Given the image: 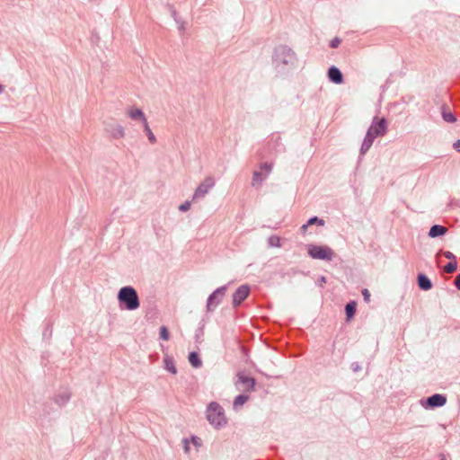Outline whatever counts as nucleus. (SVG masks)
Instances as JSON below:
<instances>
[{
  "instance_id": "nucleus-1",
  "label": "nucleus",
  "mask_w": 460,
  "mask_h": 460,
  "mask_svg": "<svg viewBox=\"0 0 460 460\" xmlns=\"http://www.w3.org/2000/svg\"><path fill=\"white\" fill-rule=\"evenodd\" d=\"M387 130V121L385 119H374L372 124L367 129L366 137L364 138L363 145L361 146L362 151L369 149L374 142V139L377 137H382Z\"/></svg>"
},
{
  "instance_id": "nucleus-2",
  "label": "nucleus",
  "mask_w": 460,
  "mask_h": 460,
  "mask_svg": "<svg viewBox=\"0 0 460 460\" xmlns=\"http://www.w3.org/2000/svg\"><path fill=\"white\" fill-rule=\"evenodd\" d=\"M118 300L124 304L128 310L137 309L140 305L137 292L132 287L121 288L118 293Z\"/></svg>"
},
{
  "instance_id": "nucleus-3",
  "label": "nucleus",
  "mask_w": 460,
  "mask_h": 460,
  "mask_svg": "<svg viewBox=\"0 0 460 460\" xmlns=\"http://www.w3.org/2000/svg\"><path fill=\"white\" fill-rule=\"evenodd\" d=\"M207 419L210 425L216 428L226 425L227 419L222 406L217 402H211L207 408Z\"/></svg>"
},
{
  "instance_id": "nucleus-4",
  "label": "nucleus",
  "mask_w": 460,
  "mask_h": 460,
  "mask_svg": "<svg viewBox=\"0 0 460 460\" xmlns=\"http://www.w3.org/2000/svg\"><path fill=\"white\" fill-rule=\"evenodd\" d=\"M307 251L313 259L332 261L335 255L331 247L324 245L309 244L307 245Z\"/></svg>"
},
{
  "instance_id": "nucleus-5",
  "label": "nucleus",
  "mask_w": 460,
  "mask_h": 460,
  "mask_svg": "<svg viewBox=\"0 0 460 460\" xmlns=\"http://www.w3.org/2000/svg\"><path fill=\"white\" fill-rule=\"evenodd\" d=\"M272 170V165L268 163H264L261 165L260 171H255L252 175V184L259 185L262 183L263 180L267 179Z\"/></svg>"
},
{
  "instance_id": "nucleus-6",
  "label": "nucleus",
  "mask_w": 460,
  "mask_h": 460,
  "mask_svg": "<svg viewBox=\"0 0 460 460\" xmlns=\"http://www.w3.org/2000/svg\"><path fill=\"white\" fill-rule=\"evenodd\" d=\"M215 185L214 178L211 176H208L197 187L193 193V199H197V198H201L207 195L208 190L212 189Z\"/></svg>"
},
{
  "instance_id": "nucleus-7",
  "label": "nucleus",
  "mask_w": 460,
  "mask_h": 460,
  "mask_svg": "<svg viewBox=\"0 0 460 460\" xmlns=\"http://www.w3.org/2000/svg\"><path fill=\"white\" fill-rule=\"evenodd\" d=\"M226 289V288H218L211 294V296H208L207 304V308L208 310H212L214 306L217 305L219 300L222 299L225 296Z\"/></svg>"
},
{
  "instance_id": "nucleus-8",
  "label": "nucleus",
  "mask_w": 460,
  "mask_h": 460,
  "mask_svg": "<svg viewBox=\"0 0 460 460\" xmlns=\"http://www.w3.org/2000/svg\"><path fill=\"white\" fill-rule=\"evenodd\" d=\"M249 294L250 288L248 286L239 287L237 289L234 290L233 294V304L234 305L242 304L243 301L246 299Z\"/></svg>"
},
{
  "instance_id": "nucleus-9",
  "label": "nucleus",
  "mask_w": 460,
  "mask_h": 460,
  "mask_svg": "<svg viewBox=\"0 0 460 460\" xmlns=\"http://www.w3.org/2000/svg\"><path fill=\"white\" fill-rule=\"evenodd\" d=\"M127 115L134 120H140L142 122H146V115L145 112L142 111L141 109L131 107L127 110Z\"/></svg>"
},
{
  "instance_id": "nucleus-10",
  "label": "nucleus",
  "mask_w": 460,
  "mask_h": 460,
  "mask_svg": "<svg viewBox=\"0 0 460 460\" xmlns=\"http://www.w3.org/2000/svg\"><path fill=\"white\" fill-rule=\"evenodd\" d=\"M447 397L440 395V394H435L432 396H429L427 400V404L429 406H442L446 404Z\"/></svg>"
},
{
  "instance_id": "nucleus-11",
  "label": "nucleus",
  "mask_w": 460,
  "mask_h": 460,
  "mask_svg": "<svg viewBox=\"0 0 460 460\" xmlns=\"http://www.w3.org/2000/svg\"><path fill=\"white\" fill-rule=\"evenodd\" d=\"M328 76L335 84H342L343 82L342 73L336 66H331L328 70Z\"/></svg>"
},
{
  "instance_id": "nucleus-12",
  "label": "nucleus",
  "mask_w": 460,
  "mask_h": 460,
  "mask_svg": "<svg viewBox=\"0 0 460 460\" xmlns=\"http://www.w3.org/2000/svg\"><path fill=\"white\" fill-rule=\"evenodd\" d=\"M239 383L243 385L242 389L246 390H252L255 385V380L251 378V376L239 375L238 376Z\"/></svg>"
},
{
  "instance_id": "nucleus-13",
  "label": "nucleus",
  "mask_w": 460,
  "mask_h": 460,
  "mask_svg": "<svg viewBox=\"0 0 460 460\" xmlns=\"http://www.w3.org/2000/svg\"><path fill=\"white\" fill-rule=\"evenodd\" d=\"M111 135L114 138H121L125 136V128L119 124L112 125L109 129Z\"/></svg>"
},
{
  "instance_id": "nucleus-14",
  "label": "nucleus",
  "mask_w": 460,
  "mask_h": 460,
  "mask_svg": "<svg viewBox=\"0 0 460 460\" xmlns=\"http://www.w3.org/2000/svg\"><path fill=\"white\" fill-rule=\"evenodd\" d=\"M447 226H440V225H434L429 229V237H438V235H442L444 234H447Z\"/></svg>"
},
{
  "instance_id": "nucleus-15",
  "label": "nucleus",
  "mask_w": 460,
  "mask_h": 460,
  "mask_svg": "<svg viewBox=\"0 0 460 460\" xmlns=\"http://www.w3.org/2000/svg\"><path fill=\"white\" fill-rule=\"evenodd\" d=\"M164 367L167 371L171 372L172 375H176L177 367L174 365L173 358L171 356H165L164 358Z\"/></svg>"
},
{
  "instance_id": "nucleus-16",
  "label": "nucleus",
  "mask_w": 460,
  "mask_h": 460,
  "mask_svg": "<svg viewBox=\"0 0 460 460\" xmlns=\"http://www.w3.org/2000/svg\"><path fill=\"white\" fill-rule=\"evenodd\" d=\"M419 287L422 289H430L432 288V284L430 279L425 275H420L418 278Z\"/></svg>"
},
{
  "instance_id": "nucleus-17",
  "label": "nucleus",
  "mask_w": 460,
  "mask_h": 460,
  "mask_svg": "<svg viewBox=\"0 0 460 460\" xmlns=\"http://www.w3.org/2000/svg\"><path fill=\"white\" fill-rule=\"evenodd\" d=\"M281 240L282 239L279 236H277V234H272L268 239L269 246H270V247H281L282 246Z\"/></svg>"
},
{
  "instance_id": "nucleus-18",
  "label": "nucleus",
  "mask_w": 460,
  "mask_h": 460,
  "mask_svg": "<svg viewBox=\"0 0 460 460\" xmlns=\"http://www.w3.org/2000/svg\"><path fill=\"white\" fill-rule=\"evenodd\" d=\"M144 124V129L145 131L146 132V135H147V137H148V140L151 142V143H155L156 142V137L154 135L153 131L151 130L150 128V126L148 125V122H147V119H146V122L143 123Z\"/></svg>"
},
{
  "instance_id": "nucleus-19",
  "label": "nucleus",
  "mask_w": 460,
  "mask_h": 460,
  "mask_svg": "<svg viewBox=\"0 0 460 460\" xmlns=\"http://www.w3.org/2000/svg\"><path fill=\"white\" fill-rule=\"evenodd\" d=\"M356 308H357V304L354 303V301H352L351 303H349L346 305L345 311H346L348 319H350L351 317H353V315L356 312Z\"/></svg>"
},
{
  "instance_id": "nucleus-20",
  "label": "nucleus",
  "mask_w": 460,
  "mask_h": 460,
  "mask_svg": "<svg viewBox=\"0 0 460 460\" xmlns=\"http://www.w3.org/2000/svg\"><path fill=\"white\" fill-rule=\"evenodd\" d=\"M189 360H190V364L195 367H199L201 365V362H200V359H199L198 354L194 353V351H192L191 353L189 354Z\"/></svg>"
},
{
  "instance_id": "nucleus-21",
  "label": "nucleus",
  "mask_w": 460,
  "mask_h": 460,
  "mask_svg": "<svg viewBox=\"0 0 460 460\" xmlns=\"http://www.w3.org/2000/svg\"><path fill=\"white\" fill-rule=\"evenodd\" d=\"M314 223H318V225H320V226L324 225V221L322 219H319V217H311V219L307 221L306 225L302 226V231L305 233V231L308 227V226L314 225Z\"/></svg>"
},
{
  "instance_id": "nucleus-22",
  "label": "nucleus",
  "mask_w": 460,
  "mask_h": 460,
  "mask_svg": "<svg viewBox=\"0 0 460 460\" xmlns=\"http://www.w3.org/2000/svg\"><path fill=\"white\" fill-rule=\"evenodd\" d=\"M444 270L446 272H454L457 270V262L456 260H453V261H450L449 263L446 264L444 267Z\"/></svg>"
},
{
  "instance_id": "nucleus-23",
  "label": "nucleus",
  "mask_w": 460,
  "mask_h": 460,
  "mask_svg": "<svg viewBox=\"0 0 460 460\" xmlns=\"http://www.w3.org/2000/svg\"><path fill=\"white\" fill-rule=\"evenodd\" d=\"M248 398H249V396H247V395L236 396L234 399V406L237 407V406L243 405L244 402H246V401H248Z\"/></svg>"
},
{
  "instance_id": "nucleus-24",
  "label": "nucleus",
  "mask_w": 460,
  "mask_h": 460,
  "mask_svg": "<svg viewBox=\"0 0 460 460\" xmlns=\"http://www.w3.org/2000/svg\"><path fill=\"white\" fill-rule=\"evenodd\" d=\"M160 338L164 340H169L170 334L166 326H161L160 328Z\"/></svg>"
},
{
  "instance_id": "nucleus-25",
  "label": "nucleus",
  "mask_w": 460,
  "mask_h": 460,
  "mask_svg": "<svg viewBox=\"0 0 460 460\" xmlns=\"http://www.w3.org/2000/svg\"><path fill=\"white\" fill-rule=\"evenodd\" d=\"M443 118L446 121L454 122L456 120L452 112H443Z\"/></svg>"
},
{
  "instance_id": "nucleus-26",
  "label": "nucleus",
  "mask_w": 460,
  "mask_h": 460,
  "mask_svg": "<svg viewBox=\"0 0 460 460\" xmlns=\"http://www.w3.org/2000/svg\"><path fill=\"white\" fill-rule=\"evenodd\" d=\"M341 44V40L339 37H335L333 38L331 42H330V45L332 49H336V47H339Z\"/></svg>"
},
{
  "instance_id": "nucleus-27",
  "label": "nucleus",
  "mask_w": 460,
  "mask_h": 460,
  "mask_svg": "<svg viewBox=\"0 0 460 460\" xmlns=\"http://www.w3.org/2000/svg\"><path fill=\"white\" fill-rule=\"evenodd\" d=\"M190 208V201H185L183 204H181L179 207V209L182 212H186V210H189Z\"/></svg>"
},
{
  "instance_id": "nucleus-28",
  "label": "nucleus",
  "mask_w": 460,
  "mask_h": 460,
  "mask_svg": "<svg viewBox=\"0 0 460 460\" xmlns=\"http://www.w3.org/2000/svg\"><path fill=\"white\" fill-rule=\"evenodd\" d=\"M362 295H363V297H364V300L367 301V302H369L370 301V292L367 288H364L362 290Z\"/></svg>"
},
{
  "instance_id": "nucleus-29",
  "label": "nucleus",
  "mask_w": 460,
  "mask_h": 460,
  "mask_svg": "<svg viewBox=\"0 0 460 460\" xmlns=\"http://www.w3.org/2000/svg\"><path fill=\"white\" fill-rule=\"evenodd\" d=\"M444 255L447 259H449V260H456V257L454 255V253H452V252L450 251H446L444 252Z\"/></svg>"
},
{
  "instance_id": "nucleus-30",
  "label": "nucleus",
  "mask_w": 460,
  "mask_h": 460,
  "mask_svg": "<svg viewBox=\"0 0 460 460\" xmlns=\"http://www.w3.org/2000/svg\"><path fill=\"white\" fill-rule=\"evenodd\" d=\"M454 148L460 152V139L454 143Z\"/></svg>"
},
{
  "instance_id": "nucleus-31",
  "label": "nucleus",
  "mask_w": 460,
  "mask_h": 460,
  "mask_svg": "<svg viewBox=\"0 0 460 460\" xmlns=\"http://www.w3.org/2000/svg\"><path fill=\"white\" fill-rule=\"evenodd\" d=\"M455 283H456V288L460 289V274L456 276V278L455 279Z\"/></svg>"
},
{
  "instance_id": "nucleus-32",
  "label": "nucleus",
  "mask_w": 460,
  "mask_h": 460,
  "mask_svg": "<svg viewBox=\"0 0 460 460\" xmlns=\"http://www.w3.org/2000/svg\"><path fill=\"white\" fill-rule=\"evenodd\" d=\"M192 441H193V443H194V444H196V445H199V438H192Z\"/></svg>"
},
{
  "instance_id": "nucleus-33",
  "label": "nucleus",
  "mask_w": 460,
  "mask_h": 460,
  "mask_svg": "<svg viewBox=\"0 0 460 460\" xmlns=\"http://www.w3.org/2000/svg\"><path fill=\"white\" fill-rule=\"evenodd\" d=\"M185 451H189V447L188 446L185 447Z\"/></svg>"
},
{
  "instance_id": "nucleus-34",
  "label": "nucleus",
  "mask_w": 460,
  "mask_h": 460,
  "mask_svg": "<svg viewBox=\"0 0 460 460\" xmlns=\"http://www.w3.org/2000/svg\"><path fill=\"white\" fill-rule=\"evenodd\" d=\"M444 460V459H443Z\"/></svg>"
}]
</instances>
